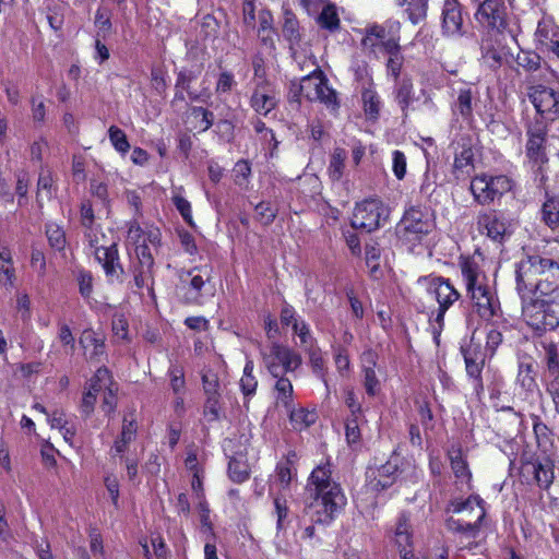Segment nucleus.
I'll return each mask as SVG.
<instances>
[{"label":"nucleus","mask_w":559,"mask_h":559,"mask_svg":"<svg viewBox=\"0 0 559 559\" xmlns=\"http://www.w3.org/2000/svg\"><path fill=\"white\" fill-rule=\"evenodd\" d=\"M118 389H119V386H118V383L116 382L111 388H109L102 394L100 408L108 416L112 415L116 411L117 401H118V399H117Z\"/></svg>","instance_id":"nucleus-48"},{"label":"nucleus","mask_w":559,"mask_h":559,"mask_svg":"<svg viewBox=\"0 0 559 559\" xmlns=\"http://www.w3.org/2000/svg\"><path fill=\"white\" fill-rule=\"evenodd\" d=\"M453 512L462 514L461 519L449 520L451 531L475 537L479 530V522L485 518L484 501L479 496H471L465 501H453Z\"/></svg>","instance_id":"nucleus-7"},{"label":"nucleus","mask_w":559,"mask_h":559,"mask_svg":"<svg viewBox=\"0 0 559 559\" xmlns=\"http://www.w3.org/2000/svg\"><path fill=\"white\" fill-rule=\"evenodd\" d=\"M559 288V264L548 258L544 259L543 272L537 284V296H547Z\"/></svg>","instance_id":"nucleus-26"},{"label":"nucleus","mask_w":559,"mask_h":559,"mask_svg":"<svg viewBox=\"0 0 559 559\" xmlns=\"http://www.w3.org/2000/svg\"><path fill=\"white\" fill-rule=\"evenodd\" d=\"M80 345L85 352L88 360L98 361L105 355V340L100 337L95 331L86 329L80 337Z\"/></svg>","instance_id":"nucleus-28"},{"label":"nucleus","mask_w":559,"mask_h":559,"mask_svg":"<svg viewBox=\"0 0 559 559\" xmlns=\"http://www.w3.org/2000/svg\"><path fill=\"white\" fill-rule=\"evenodd\" d=\"M203 389L206 397L221 396L218 377L212 370H204L202 373Z\"/></svg>","instance_id":"nucleus-50"},{"label":"nucleus","mask_w":559,"mask_h":559,"mask_svg":"<svg viewBox=\"0 0 559 559\" xmlns=\"http://www.w3.org/2000/svg\"><path fill=\"white\" fill-rule=\"evenodd\" d=\"M228 475L235 483H243L249 478L250 467L241 453L230 457L228 463Z\"/></svg>","instance_id":"nucleus-34"},{"label":"nucleus","mask_w":559,"mask_h":559,"mask_svg":"<svg viewBox=\"0 0 559 559\" xmlns=\"http://www.w3.org/2000/svg\"><path fill=\"white\" fill-rule=\"evenodd\" d=\"M522 314L530 326L537 331H551L559 326V302L545 300L540 296L522 304Z\"/></svg>","instance_id":"nucleus-8"},{"label":"nucleus","mask_w":559,"mask_h":559,"mask_svg":"<svg viewBox=\"0 0 559 559\" xmlns=\"http://www.w3.org/2000/svg\"><path fill=\"white\" fill-rule=\"evenodd\" d=\"M555 465L552 460L545 457L543 460H534L525 462L522 465V474L524 477H532L533 481L544 490L550 488L555 480Z\"/></svg>","instance_id":"nucleus-19"},{"label":"nucleus","mask_w":559,"mask_h":559,"mask_svg":"<svg viewBox=\"0 0 559 559\" xmlns=\"http://www.w3.org/2000/svg\"><path fill=\"white\" fill-rule=\"evenodd\" d=\"M253 372V364L252 361H248L243 368V374L240 379V386L245 395L254 394L258 381L252 374Z\"/></svg>","instance_id":"nucleus-49"},{"label":"nucleus","mask_w":559,"mask_h":559,"mask_svg":"<svg viewBox=\"0 0 559 559\" xmlns=\"http://www.w3.org/2000/svg\"><path fill=\"white\" fill-rule=\"evenodd\" d=\"M92 229L87 233L90 245L94 248L96 260L102 264L108 282H120L123 269L119 263L118 249L115 243L110 246H97V239H93Z\"/></svg>","instance_id":"nucleus-15"},{"label":"nucleus","mask_w":559,"mask_h":559,"mask_svg":"<svg viewBox=\"0 0 559 559\" xmlns=\"http://www.w3.org/2000/svg\"><path fill=\"white\" fill-rule=\"evenodd\" d=\"M197 508L200 513L202 532L213 535V526H212V522L210 519V509H209L207 502L204 499H202L199 501Z\"/></svg>","instance_id":"nucleus-53"},{"label":"nucleus","mask_w":559,"mask_h":559,"mask_svg":"<svg viewBox=\"0 0 559 559\" xmlns=\"http://www.w3.org/2000/svg\"><path fill=\"white\" fill-rule=\"evenodd\" d=\"M406 157L401 151H394L392 154V169L397 179H403L406 174Z\"/></svg>","instance_id":"nucleus-55"},{"label":"nucleus","mask_w":559,"mask_h":559,"mask_svg":"<svg viewBox=\"0 0 559 559\" xmlns=\"http://www.w3.org/2000/svg\"><path fill=\"white\" fill-rule=\"evenodd\" d=\"M313 70L305 75L299 83L293 82L289 88V96L295 102H299V97L304 96L310 102L319 100L335 109L337 106L336 93L328 85V80L320 68L310 61Z\"/></svg>","instance_id":"nucleus-5"},{"label":"nucleus","mask_w":559,"mask_h":559,"mask_svg":"<svg viewBox=\"0 0 559 559\" xmlns=\"http://www.w3.org/2000/svg\"><path fill=\"white\" fill-rule=\"evenodd\" d=\"M46 235L51 248L58 251L64 248L66 235L64 231L57 224H48L46 227Z\"/></svg>","instance_id":"nucleus-47"},{"label":"nucleus","mask_w":559,"mask_h":559,"mask_svg":"<svg viewBox=\"0 0 559 559\" xmlns=\"http://www.w3.org/2000/svg\"><path fill=\"white\" fill-rule=\"evenodd\" d=\"M136 424L133 419L128 420L126 417L123 418L122 423V429L120 436L116 439L112 445V451L117 455H121L124 453L129 444L135 439L136 437Z\"/></svg>","instance_id":"nucleus-31"},{"label":"nucleus","mask_w":559,"mask_h":559,"mask_svg":"<svg viewBox=\"0 0 559 559\" xmlns=\"http://www.w3.org/2000/svg\"><path fill=\"white\" fill-rule=\"evenodd\" d=\"M383 56H388V74L391 75L395 81H397L404 61V57L401 53V46L396 47L395 49H392V51L384 52Z\"/></svg>","instance_id":"nucleus-42"},{"label":"nucleus","mask_w":559,"mask_h":559,"mask_svg":"<svg viewBox=\"0 0 559 559\" xmlns=\"http://www.w3.org/2000/svg\"><path fill=\"white\" fill-rule=\"evenodd\" d=\"M508 8L504 0H483L476 12V19L481 23L500 31L507 25Z\"/></svg>","instance_id":"nucleus-18"},{"label":"nucleus","mask_w":559,"mask_h":559,"mask_svg":"<svg viewBox=\"0 0 559 559\" xmlns=\"http://www.w3.org/2000/svg\"><path fill=\"white\" fill-rule=\"evenodd\" d=\"M108 136L112 146L119 153L126 154L130 150V144L124 131H122L118 127L111 126L108 129Z\"/></svg>","instance_id":"nucleus-46"},{"label":"nucleus","mask_w":559,"mask_h":559,"mask_svg":"<svg viewBox=\"0 0 559 559\" xmlns=\"http://www.w3.org/2000/svg\"><path fill=\"white\" fill-rule=\"evenodd\" d=\"M160 242V231L157 227L144 228L133 221L129 224L127 245L132 247L138 264L134 266V285L138 288L150 287L153 284L154 258L150 246L157 247Z\"/></svg>","instance_id":"nucleus-2"},{"label":"nucleus","mask_w":559,"mask_h":559,"mask_svg":"<svg viewBox=\"0 0 559 559\" xmlns=\"http://www.w3.org/2000/svg\"><path fill=\"white\" fill-rule=\"evenodd\" d=\"M474 159V153L471 147H463L460 153L455 154L454 168L456 170H463L464 168L472 165Z\"/></svg>","instance_id":"nucleus-58"},{"label":"nucleus","mask_w":559,"mask_h":559,"mask_svg":"<svg viewBox=\"0 0 559 559\" xmlns=\"http://www.w3.org/2000/svg\"><path fill=\"white\" fill-rule=\"evenodd\" d=\"M95 25L104 34L110 32L111 21H110V12L108 9H106V8L97 9V11L95 13Z\"/></svg>","instance_id":"nucleus-57"},{"label":"nucleus","mask_w":559,"mask_h":559,"mask_svg":"<svg viewBox=\"0 0 559 559\" xmlns=\"http://www.w3.org/2000/svg\"><path fill=\"white\" fill-rule=\"evenodd\" d=\"M274 506H275V513H276V527L278 531L285 528V520L288 516V506L285 499H282L280 497H276L274 499Z\"/></svg>","instance_id":"nucleus-54"},{"label":"nucleus","mask_w":559,"mask_h":559,"mask_svg":"<svg viewBox=\"0 0 559 559\" xmlns=\"http://www.w3.org/2000/svg\"><path fill=\"white\" fill-rule=\"evenodd\" d=\"M116 381L112 379L110 371L100 367L96 370L95 374L90 379L86 390L93 391L96 395L103 394L106 390L111 388Z\"/></svg>","instance_id":"nucleus-33"},{"label":"nucleus","mask_w":559,"mask_h":559,"mask_svg":"<svg viewBox=\"0 0 559 559\" xmlns=\"http://www.w3.org/2000/svg\"><path fill=\"white\" fill-rule=\"evenodd\" d=\"M278 98L274 87L266 81L259 83L251 96L250 104L255 112L266 116L277 105Z\"/></svg>","instance_id":"nucleus-24"},{"label":"nucleus","mask_w":559,"mask_h":559,"mask_svg":"<svg viewBox=\"0 0 559 559\" xmlns=\"http://www.w3.org/2000/svg\"><path fill=\"white\" fill-rule=\"evenodd\" d=\"M80 294L84 298H90L93 292V276L90 272L80 271L78 275Z\"/></svg>","instance_id":"nucleus-56"},{"label":"nucleus","mask_w":559,"mask_h":559,"mask_svg":"<svg viewBox=\"0 0 559 559\" xmlns=\"http://www.w3.org/2000/svg\"><path fill=\"white\" fill-rule=\"evenodd\" d=\"M289 417L296 430H302L316 421V414L304 408L290 411Z\"/></svg>","instance_id":"nucleus-44"},{"label":"nucleus","mask_w":559,"mask_h":559,"mask_svg":"<svg viewBox=\"0 0 559 559\" xmlns=\"http://www.w3.org/2000/svg\"><path fill=\"white\" fill-rule=\"evenodd\" d=\"M402 473L403 469L399 468V457L392 456L385 464L377 468H368V486L374 491L383 490L392 486Z\"/></svg>","instance_id":"nucleus-17"},{"label":"nucleus","mask_w":559,"mask_h":559,"mask_svg":"<svg viewBox=\"0 0 559 559\" xmlns=\"http://www.w3.org/2000/svg\"><path fill=\"white\" fill-rule=\"evenodd\" d=\"M235 173V182L238 186H242L248 181V178L251 174V167L246 160H239L234 168Z\"/></svg>","instance_id":"nucleus-63"},{"label":"nucleus","mask_w":559,"mask_h":559,"mask_svg":"<svg viewBox=\"0 0 559 559\" xmlns=\"http://www.w3.org/2000/svg\"><path fill=\"white\" fill-rule=\"evenodd\" d=\"M462 13L457 0H444L442 7V28L448 35H459L462 28Z\"/></svg>","instance_id":"nucleus-27"},{"label":"nucleus","mask_w":559,"mask_h":559,"mask_svg":"<svg viewBox=\"0 0 559 559\" xmlns=\"http://www.w3.org/2000/svg\"><path fill=\"white\" fill-rule=\"evenodd\" d=\"M413 83L409 79L404 78L397 82L394 95L395 100L401 107L404 116H407V111L409 110L413 104Z\"/></svg>","instance_id":"nucleus-35"},{"label":"nucleus","mask_w":559,"mask_h":559,"mask_svg":"<svg viewBox=\"0 0 559 559\" xmlns=\"http://www.w3.org/2000/svg\"><path fill=\"white\" fill-rule=\"evenodd\" d=\"M283 35L289 41L290 47L297 45L301 38L299 23L295 14L289 10L284 11Z\"/></svg>","instance_id":"nucleus-37"},{"label":"nucleus","mask_w":559,"mask_h":559,"mask_svg":"<svg viewBox=\"0 0 559 559\" xmlns=\"http://www.w3.org/2000/svg\"><path fill=\"white\" fill-rule=\"evenodd\" d=\"M543 257L528 255L521 260L516 269V289L522 298L530 300V298L537 297V284L539 282L540 272H543Z\"/></svg>","instance_id":"nucleus-11"},{"label":"nucleus","mask_w":559,"mask_h":559,"mask_svg":"<svg viewBox=\"0 0 559 559\" xmlns=\"http://www.w3.org/2000/svg\"><path fill=\"white\" fill-rule=\"evenodd\" d=\"M347 152L344 148L336 147L330 157L328 167L329 176L332 180L337 181L342 178L345 169V160Z\"/></svg>","instance_id":"nucleus-36"},{"label":"nucleus","mask_w":559,"mask_h":559,"mask_svg":"<svg viewBox=\"0 0 559 559\" xmlns=\"http://www.w3.org/2000/svg\"><path fill=\"white\" fill-rule=\"evenodd\" d=\"M462 275L472 301L473 311L483 320H490L500 309L493 289L478 265L468 260L462 264Z\"/></svg>","instance_id":"nucleus-3"},{"label":"nucleus","mask_w":559,"mask_h":559,"mask_svg":"<svg viewBox=\"0 0 559 559\" xmlns=\"http://www.w3.org/2000/svg\"><path fill=\"white\" fill-rule=\"evenodd\" d=\"M478 230L497 242H502L510 234L511 223L500 212L489 210L477 216Z\"/></svg>","instance_id":"nucleus-16"},{"label":"nucleus","mask_w":559,"mask_h":559,"mask_svg":"<svg viewBox=\"0 0 559 559\" xmlns=\"http://www.w3.org/2000/svg\"><path fill=\"white\" fill-rule=\"evenodd\" d=\"M275 390L277 392V403L283 404L287 409H290L293 402V384L288 378L284 376L275 377Z\"/></svg>","instance_id":"nucleus-39"},{"label":"nucleus","mask_w":559,"mask_h":559,"mask_svg":"<svg viewBox=\"0 0 559 559\" xmlns=\"http://www.w3.org/2000/svg\"><path fill=\"white\" fill-rule=\"evenodd\" d=\"M255 212H257V218L263 225H270L276 216L275 212L271 209L270 204L266 202H260L255 206Z\"/></svg>","instance_id":"nucleus-60"},{"label":"nucleus","mask_w":559,"mask_h":559,"mask_svg":"<svg viewBox=\"0 0 559 559\" xmlns=\"http://www.w3.org/2000/svg\"><path fill=\"white\" fill-rule=\"evenodd\" d=\"M530 98L540 115H550L552 119L559 117V93L555 90L536 85L532 87Z\"/></svg>","instance_id":"nucleus-21"},{"label":"nucleus","mask_w":559,"mask_h":559,"mask_svg":"<svg viewBox=\"0 0 559 559\" xmlns=\"http://www.w3.org/2000/svg\"><path fill=\"white\" fill-rule=\"evenodd\" d=\"M431 227L432 224L427 214L416 207L408 209L400 223V228L415 236L427 235Z\"/></svg>","instance_id":"nucleus-25"},{"label":"nucleus","mask_w":559,"mask_h":559,"mask_svg":"<svg viewBox=\"0 0 559 559\" xmlns=\"http://www.w3.org/2000/svg\"><path fill=\"white\" fill-rule=\"evenodd\" d=\"M394 544L399 549L401 559H411L408 556H413V528L411 524V518L406 513H402L396 521L393 531Z\"/></svg>","instance_id":"nucleus-23"},{"label":"nucleus","mask_w":559,"mask_h":559,"mask_svg":"<svg viewBox=\"0 0 559 559\" xmlns=\"http://www.w3.org/2000/svg\"><path fill=\"white\" fill-rule=\"evenodd\" d=\"M397 7L403 8L408 20L418 24L427 16L428 0H395Z\"/></svg>","instance_id":"nucleus-30"},{"label":"nucleus","mask_w":559,"mask_h":559,"mask_svg":"<svg viewBox=\"0 0 559 559\" xmlns=\"http://www.w3.org/2000/svg\"><path fill=\"white\" fill-rule=\"evenodd\" d=\"M474 93L472 88H460L456 100L453 104V112L459 114L464 120H471L473 117Z\"/></svg>","instance_id":"nucleus-32"},{"label":"nucleus","mask_w":559,"mask_h":559,"mask_svg":"<svg viewBox=\"0 0 559 559\" xmlns=\"http://www.w3.org/2000/svg\"><path fill=\"white\" fill-rule=\"evenodd\" d=\"M419 282L426 285L427 295L438 304L437 307L428 309L427 314L433 341L439 345L444 329L445 314L460 299L461 295L450 281L443 277H424Z\"/></svg>","instance_id":"nucleus-4"},{"label":"nucleus","mask_w":559,"mask_h":559,"mask_svg":"<svg viewBox=\"0 0 559 559\" xmlns=\"http://www.w3.org/2000/svg\"><path fill=\"white\" fill-rule=\"evenodd\" d=\"M503 35L497 31L489 33L481 43V55L491 68L500 67L509 55L506 45L502 44Z\"/></svg>","instance_id":"nucleus-22"},{"label":"nucleus","mask_w":559,"mask_h":559,"mask_svg":"<svg viewBox=\"0 0 559 559\" xmlns=\"http://www.w3.org/2000/svg\"><path fill=\"white\" fill-rule=\"evenodd\" d=\"M364 386L368 395L373 396L379 390L380 382L374 370H364Z\"/></svg>","instance_id":"nucleus-61"},{"label":"nucleus","mask_w":559,"mask_h":559,"mask_svg":"<svg viewBox=\"0 0 559 559\" xmlns=\"http://www.w3.org/2000/svg\"><path fill=\"white\" fill-rule=\"evenodd\" d=\"M47 420L52 429H62L72 421L71 418L61 409H56L52 414L47 416Z\"/></svg>","instance_id":"nucleus-62"},{"label":"nucleus","mask_w":559,"mask_h":559,"mask_svg":"<svg viewBox=\"0 0 559 559\" xmlns=\"http://www.w3.org/2000/svg\"><path fill=\"white\" fill-rule=\"evenodd\" d=\"M263 364L272 377L284 376L301 365V357L293 349L272 343L262 352Z\"/></svg>","instance_id":"nucleus-12"},{"label":"nucleus","mask_w":559,"mask_h":559,"mask_svg":"<svg viewBox=\"0 0 559 559\" xmlns=\"http://www.w3.org/2000/svg\"><path fill=\"white\" fill-rule=\"evenodd\" d=\"M536 373L532 364H521L519 366L518 382L520 385L528 391L533 392L537 389Z\"/></svg>","instance_id":"nucleus-41"},{"label":"nucleus","mask_w":559,"mask_h":559,"mask_svg":"<svg viewBox=\"0 0 559 559\" xmlns=\"http://www.w3.org/2000/svg\"><path fill=\"white\" fill-rule=\"evenodd\" d=\"M52 187V177L49 170H41L37 182V199H50Z\"/></svg>","instance_id":"nucleus-51"},{"label":"nucleus","mask_w":559,"mask_h":559,"mask_svg":"<svg viewBox=\"0 0 559 559\" xmlns=\"http://www.w3.org/2000/svg\"><path fill=\"white\" fill-rule=\"evenodd\" d=\"M542 219L551 229L559 226V200L557 198L550 197L544 202Z\"/></svg>","instance_id":"nucleus-38"},{"label":"nucleus","mask_w":559,"mask_h":559,"mask_svg":"<svg viewBox=\"0 0 559 559\" xmlns=\"http://www.w3.org/2000/svg\"><path fill=\"white\" fill-rule=\"evenodd\" d=\"M550 377L551 379L547 382L546 391L552 400L556 412L559 414V373Z\"/></svg>","instance_id":"nucleus-64"},{"label":"nucleus","mask_w":559,"mask_h":559,"mask_svg":"<svg viewBox=\"0 0 559 559\" xmlns=\"http://www.w3.org/2000/svg\"><path fill=\"white\" fill-rule=\"evenodd\" d=\"M546 134L547 128L542 121H536L527 129L526 155L534 166H537L536 173L540 176L542 181L546 180L543 166L548 163L545 152Z\"/></svg>","instance_id":"nucleus-14"},{"label":"nucleus","mask_w":559,"mask_h":559,"mask_svg":"<svg viewBox=\"0 0 559 559\" xmlns=\"http://www.w3.org/2000/svg\"><path fill=\"white\" fill-rule=\"evenodd\" d=\"M516 64L527 72H534L540 68V57L528 50H521L516 56Z\"/></svg>","instance_id":"nucleus-45"},{"label":"nucleus","mask_w":559,"mask_h":559,"mask_svg":"<svg viewBox=\"0 0 559 559\" xmlns=\"http://www.w3.org/2000/svg\"><path fill=\"white\" fill-rule=\"evenodd\" d=\"M535 36L543 47H547L559 36L558 29L548 21H542L537 25Z\"/></svg>","instance_id":"nucleus-43"},{"label":"nucleus","mask_w":559,"mask_h":559,"mask_svg":"<svg viewBox=\"0 0 559 559\" xmlns=\"http://www.w3.org/2000/svg\"><path fill=\"white\" fill-rule=\"evenodd\" d=\"M467 374L473 379L474 390L479 395L484 390L481 371L485 365V353L478 345L469 344L462 348Z\"/></svg>","instance_id":"nucleus-20"},{"label":"nucleus","mask_w":559,"mask_h":559,"mask_svg":"<svg viewBox=\"0 0 559 559\" xmlns=\"http://www.w3.org/2000/svg\"><path fill=\"white\" fill-rule=\"evenodd\" d=\"M401 23L388 20L383 24H372L365 29L361 45L376 57L392 51L400 46Z\"/></svg>","instance_id":"nucleus-9"},{"label":"nucleus","mask_w":559,"mask_h":559,"mask_svg":"<svg viewBox=\"0 0 559 559\" xmlns=\"http://www.w3.org/2000/svg\"><path fill=\"white\" fill-rule=\"evenodd\" d=\"M318 23L321 27L326 28L331 32L338 29L340 27V17L336 12V8L334 4H326L321 13L318 16Z\"/></svg>","instance_id":"nucleus-40"},{"label":"nucleus","mask_w":559,"mask_h":559,"mask_svg":"<svg viewBox=\"0 0 559 559\" xmlns=\"http://www.w3.org/2000/svg\"><path fill=\"white\" fill-rule=\"evenodd\" d=\"M390 209L379 199H368L358 203L354 210L352 226L371 233L386 224Z\"/></svg>","instance_id":"nucleus-10"},{"label":"nucleus","mask_w":559,"mask_h":559,"mask_svg":"<svg viewBox=\"0 0 559 559\" xmlns=\"http://www.w3.org/2000/svg\"><path fill=\"white\" fill-rule=\"evenodd\" d=\"M177 289L182 302L187 305H203L214 294L211 273L206 269L201 267L182 272Z\"/></svg>","instance_id":"nucleus-6"},{"label":"nucleus","mask_w":559,"mask_h":559,"mask_svg":"<svg viewBox=\"0 0 559 559\" xmlns=\"http://www.w3.org/2000/svg\"><path fill=\"white\" fill-rule=\"evenodd\" d=\"M546 364L549 376L559 374V352L554 344L546 347Z\"/></svg>","instance_id":"nucleus-52"},{"label":"nucleus","mask_w":559,"mask_h":559,"mask_svg":"<svg viewBox=\"0 0 559 559\" xmlns=\"http://www.w3.org/2000/svg\"><path fill=\"white\" fill-rule=\"evenodd\" d=\"M451 469L461 483L468 484L472 479V473L468 468L466 460L463 457L461 447L453 444L448 450Z\"/></svg>","instance_id":"nucleus-29"},{"label":"nucleus","mask_w":559,"mask_h":559,"mask_svg":"<svg viewBox=\"0 0 559 559\" xmlns=\"http://www.w3.org/2000/svg\"><path fill=\"white\" fill-rule=\"evenodd\" d=\"M3 274L7 277V282L10 286H13L14 271L11 267V257L7 251H0V275Z\"/></svg>","instance_id":"nucleus-59"},{"label":"nucleus","mask_w":559,"mask_h":559,"mask_svg":"<svg viewBox=\"0 0 559 559\" xmlns=\"http://www.w3.org/2000/svg\"><path fill=\"white\" fill-rule=\"evenodd\" d=\"M512 188V181L503 175L487 176L480 175L471 181V192L479 204H489L501 198Z\"/></svg>","instance_id":"nucleus-13"},{"label":"nucleus","mask_w":559,"mask_h":559,"mask_svg":"<svg viewBox=\"0 0 559 559\" xmlns=\"http://www.w3.org/2000/svg\"><path fill=\"white\" fill-rule=\"evenodd\" d=\"M309 493L302 514L298 519L301 538L321 542L318 531L330 524L335 513L341 510L346 498L340 485L332 480L330 463L318 465L308 478L306 487Z\"/></svg>","instance_id":"nucleus-1"}]
</instances>
